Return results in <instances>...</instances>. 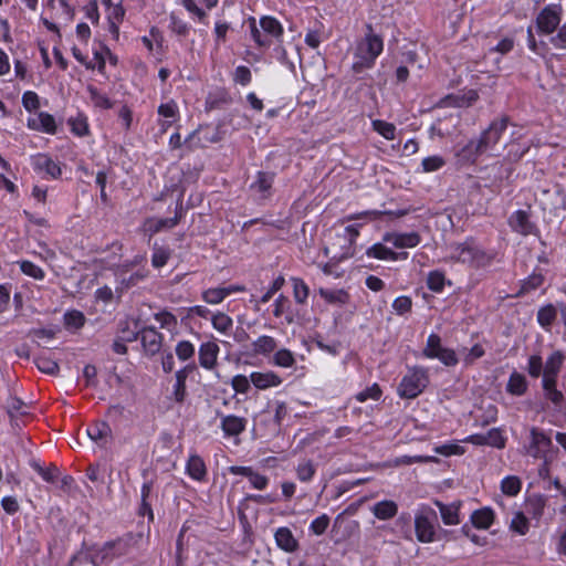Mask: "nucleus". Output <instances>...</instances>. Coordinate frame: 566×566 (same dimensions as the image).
I'll use <instances>...</instances> for the list:
<instances>
[{"mask_svg":"<svg viewBox=\"0 0 566 566\" xmlns=\"http://www.w3.org/2000/svg\"><path fill=\"white\" fill-rule=\"evenodd\" d=\"M434 505L439 509L441 518L446 525H457L460 523L459 520V510L460 502H454L451 504H443L439 500H434Z\"/></svg>","mask_w":566,"mask_h":566,"instance_id":"6ab92c4d","label":"nucleus"},{"mask_svg":"<svg viewBox=\"0 0 566 566\" xmlns=\"http://www.w3.org/2000/svg\"><path fill=\"white\" fill-rule=\"evenodd\" d=\"M544 282V276L539 273H533L530 275L522 284L520 293H527L530 291L536 290Z\"/></svg>","mask_w":566,"mask_h":566,"instance_id":"603ef678","label":"nucleus"},{"mask_svg":"<svg viewBox=\"0 0 566 566\" xmlns=\"http://www.w3.org/2000/svg\"><path fill=\"white\" fill-rule=\"evenodd\" d=\"M176 355L182 360L187 361L195 355V346L188 340H181L176 346Z\"/></svg>","mask_w":566,"mask_h":566,"instance_id":"09e8293b","label":"nucleus"},{"mask_svg":"<svg viewBox=\"0 0 566 566\" xmlns=\"http://www.w3.org/2000/svg\"><path fill=\"white\" fill-rule=\"evenodd\" d=\"M479 98L476 91L470 90L463 94L449 95L446 98V105L454 107H469Z\"/></svg>","mask_w":566,"mask_h":566,"instance_id":"393cba45","label":"nucleus"},{"mask_svg":"<svg viewBox=\"0 0 566 566\" xmlns=\"http://www.w3.org/2000/svg\"><path fill=\"white\" fill-rule=\"evenodd\" d=\"M247 419L238 416H224L221 420V429L226 436H239L245 430Z\"/></svg>","mask_w":566,"mask_h":566,"instance_id":"aec40b11","label":"nucleus"},{"mask_svg":"<svg viewBox=\"0 0 566 566\" xmlns=\"http://www.w3.org/2000/svg\"><path fill=\"white\" fill-rule=\"evenodd\" d=\"M158 114L164 118H170L175 120L178 117V106L176 102L170 101L168 103L161 104L158 107Z\"/></svg>","mask_w":566,"mask_h":566,"instance_id":"680f3d73","label":"nucleus"},{"mask_svg":"<svg viewBox=\"0 0 566 566\" xmlns=\"http://www.w3.org/2000/svg\"><path fill=\"white\" fill-rule=\"evenodd\" d=\"M531 441L533 442V444L539 447L545 452H547L552 446L551 438L536 428H532L531 430Z\"/></svg>","mask_w":566,"mask_h":566,"instance_id":"a18cd8bd","label":"nucleus"},{"mask_svg":"<svg viewBox=\"0 0 566 566\" xmlns=\"http://www.w3.org/2000/svg\"><path fill=\"white\" fill-rule=\"evenodd\" d=\"M422 354L427 358H438L443 365L448 367L455 366L459 361L453 349L442 346L441 338L438 334L429 335Z\"/></svg>","mask_w":566,"mask_h":566,"instance_id":"0eeeda50","label":"nucleus"},{"mask_svg":"<svg viewBox=\"0 0 566 566\" xmlns=\"http://www.w3.org/2000/svg\"><path fill=\"white\" fill-rule=\"evenodd\" d=\"M274 537L277 546L287 553H293L298 547L297 541L295 539L291 530L287 527L277 528Z\"/></svg>","mask_w":566,"mask_h":566,"instance_id":"412c9836","label":"nucleus"},{"mask_svg":"<svg viewBox=\"0 0 566 566\" xmlns=\"http://www.w3.org/2000/svg\"><path fill=\"white\" fill-rule=\"evenodd\" d=\"M384 241L391 243L395 248H413L420 243V235L417 232L409 233H387Z\"/></svg>","mask_w":566,"mask_h":566,"instance_id":"4468645a","label":"nucleus"},{"mask_svg":"<svg viewBox=\"0 0 566 566\" xmlns=\"http://www.w3.org/2000/svg\"><path fill=\"white\" fill-rule=\"evenodd\" d=\"M250 380L258 389L262 390L270 387H276L282 384V378L274 371H254L250 375Z\"/></svg>","mask_w":566,"mask_h":566,"instance_id":"f3484780","label":"nucleus"},{"mask_svg":"<svg viewBox=\"0 0 566 566\" xmlns=\"http://www.w3.org/2000/svg\"><path fill=\"white\" fill-rule=\"evenodd\" d=\"M564 359L565 356L560 352H554L545 363L542 381L556 380L563 366Z\"/></svg>","mask_w":566,"mask_h":566,"instance_id":"2eb2a0df","label":"nucleus"},{"mask_svg":"<svg viewBox=\"0 0 566 566\" xmlns=\"http://www.w3.org/2000/svg\"><path fill=\"white\" fill-rule=\"evenodd\" d=\"M382 51V40L374 34L368 33L358 44L355 52L356 61L353 64V70L360 73L366 69H370L377 56Z\"/></svg>","mask_w":566,"mask_h":566,"instance_id":"7ed1b4c3","label":"nucleus"},{"mask_svg":"<svg viewBox=\"0 0 566 566\" xmlns=\"http://www.w3.org/2000/svg\"><path fill=\"white\" fill-rule=\"evenodd\" d=\"M274 180V174L272 172H258L255 181L251 185V188L265 196L272 187Z\"/></svg>","mask_w":566,"mask_h":566,"instance_id":"2f4dec72","label":"nucleus"},{"mask_svg":"<svg viewBox=\"0 0 566 566\" xmlns=\"http://www.w3.org/2000/svg\"><path fill=\"white\" fill-rule=\"evenodd\" d=\"M270 363H272L279 367L290 368L295 365L296 360L291 350H289L286 348H282V349L276 350L273 354Z\"/></svg>","mask_w":566,"mask_h":566,"instance_id":"7c9ffc66","label":"nucleus"},{"mask_svg":"<svg viewBox=\"0 0 566 566\" xmlns=\"http://www.w3.org/2000/svg\"><path fill=\"white\" fill-rule=\"evenodd\" d=\"M260 25L263 31L272 36L279 38L283 33V28L280 22L272 17H263L260 20Z\"/></svg>","mask_w":566,"mask_h":566,"instance_id":"c9c22d12","label":"nucleus"},{"mask_svg":"<svg viewBox=\"0 0 566 566\" xmlns=\"http://www.w3.org/2000/svg\"><path fill=\"white\" fill-rule=\"evenodd\" d=\"M294 300L298 304H304L308 297L310 289L307 284L300 277H292Z\"/></svg>","mask_w":566,"mask_h":566,"instance_id":"f704fd0d","label":"nucleus"},{"mask_svg":"<svg viewBox=\"0 0 566 566\" xmlns=\"http://www.w3.org/2000/svg\"><path fill=\"white\" fill-rule=\"evenodd\" d=\"M485 444L495 447V448H504L505 439L503 438L501 431L499 429H491L488 433H485Z\"/></svg>","mask_w":566,"mask_h":566,"instance_id":"13d9d810","label":"nucleus"},{"mask_svg":"<svg viewBox=\"0 0 566 566\" xmlns=\"http://www.w3.org/2000/svg\"><path fill=\"white\" fill-rule=\"evenodd\" d=\"M187 472L192 479L202 481L207 474L203 460L199 455H191L187 463Z\"/></svg>","mask_w":566,"mask_h":566,"instance_id":"cd10ccee","label":"nucleus"},{"mask_svg":"<svg viewBox=\"0 0 566 566\" xmlns=\"http://www.w3.org/2000/svg\"><path fill=\"white\" fill-rule=\"evenodd\" d=\"M135 544V536L132 533L114 541L106 542L101 549L103 558H115L127 555Z\"/></svg>","mask_w":566,"mask_h":566,"instance_id":"6e6552de","label":"nucleus"},{"mask_svg":"<svg viewBox=\"0 0 566 566\" xmlns=\"http://www.w3.org/2000/svg\"><path fill=\"white\" fill-rule=\"evenodd\" d=\"M373 128L386 139H395L396 127L394 124L380 119H375L373 120Z\"/></svg>","mask_w":566,"mask_h":566,"instance_id":"a19ab883","label":"nucleus"},{"mask_svg":"<svg viewBox=\"0 0 566 566\" xmlns=\"http://www.w3.org/2000/svg\"><path fill=\"white\" fill-rule=\"evenodd\" d=\"M296 473L302 482H308L315 474V467L311 461L301 462L296 468Z\"/></svg>","mask_w":566,"mask_h":566,"instance_id":"3c124183","label":"nucleus"},{"mask_svg":"<svg viewBox=\"0 0 566 566\" xmlns=\"http://www.w3.org/2000/svg\"><path fill=\"white\" fill-rule=\"evenodd\" d=\"M428 382L429 377L427 370L415 367L402 377L398 387V394L401 398L413 399L424 390Z\"/></svg>","mask_w":566,"mask_h":566,"instance_id":"20e7f679","label":"nucleus"},{"mask_svg":"<svg viewBox=\"0 0 566 566\" xmlns=\"http://www.w3.org/2000/svg\"><path fill=\"white\" fill-rule=\"evenodd\" d=\"M20 264V269L21 271L30 276V277H33L35 280H43L44 279V271L35 265L34 263L30 262V261H21L19 262Z\"/></svg>","mask_w":566,"mask_h":566,"instance_id":"49530a36","label":"nucleus"},{"mask_svg":"<svg viewBox=\"0 0 566 566\" xmlns=\"http://www.w3.org/2000/svg\"><path fill=\"white\" fill-rule=\"evenodd\" d=\"M543 360L538 355H533L528 359L527 371L533 378H538L543 374Z\"/></svg>","mask_w":566,"mask_h":566,"instance_id":"bf43d9fd","label":"nucleus"},{"mask_svg":"<svg viewBox=\"0 0 566 566\" xmlns=\"http://www.w3.org/2000/svg\"><path fill=\"white\" fill-rule=\"evenodd\" d=\"M276 347V340L268 335H262L252 343V350L255 355L268 356L272 354Z\"/></svg>","mask_w":566,"mask_h":566,"instance_id":"a878e982","label":"nucleus"},{"mask_svg":"<svg viewBox=\"0 0 566 566\" xmlns=\"http://www.w3.org/2000/svg\"><path fill=\"white\" fill-rule=\"evenodd\" d=\"M69 125L74 134L77 136H84L88 132V125L85 117L77 116L69 119Z\"/></svg>","mask_w":566,"mask_h":566,"instance_id":"4d7b16f0","label":"nucleus"},{"mask_svg":"<svg viewBox=\"0 0 566 566\" xmlns=\"http://www.w3.org/2000/svg\"><path fill=\"white\" fill-rule=\"evenodd\" d=\"M179 218H180V216H178V213H176V216L174 218L154 220V221H151L153 224H151L150 229L154 232H159L166 228L171 229L178 223Z\"/></svg>","mask_w":566,"mask_h":566,"instance_id":"052dcab7","label":"nucleus"},{"mask_svg":"<svg viewBox=\"0 0 566 566\" xmlns=\"http://www.w3.org/2000/svg\"><path fill=\"white\" fill-rule=\"evenodd\" d=\"M411 306L412 301L409 296H399L392 303V308L399 315L410 312Z\"/></svg>","mask_w":566,"mask_h":566,"instance_id":"338daca9","label":"nucleus"},{"mask_svg":"<svg viewBox=\"0 0 566 566\" xmlns=\"http://www.w3.org/2000/svg\"><path fill=\"white\" fill-rule=\"evenodd\" d=\"M219 346L214 342L203 343L199 348V363L206 369H212L217 364Z\"/></svg>","mask_w":566,"mask_h":566,"instance_id":"dca6fc26","label":"nucleus"},{"mask_svg":"<svg viewBox=\"0 0 566 566\" xmlns=\"http://www.w3.org/2000/svg\"><path fill=\"white\" fill-rule=\"evenodd\" d=\"M319 295L329 303H339L345 304L348 301V294L344 290H336V291H329V290H319Z\"/></svg>","mask_w":566,"mask_h":566,"instance_id":"79ce46f5","label":"nucleus"},{"mask_svg":"<svg viewBox=\"0 0 566 566\" xmlns=\"http://www.w3.org/2000/svg\"><path fill=\"white\" fill-rule=\"evenodd\" d=\"M542 387L545 397L551 400L555 406H560L564 401V395L556 388V380L542 381Z\"/></svg>","mask_w":566,"mask_h":566,"instance_id":"473e14b6","label":"nucleus"},{"mask_svg":"<svg viewBox=\"0 0 566 566\" xmlns=\"http://www.w3.org/2000/svg\"><path fill=\"white\" fill-rule=\"evenodd\" d=\"M546 499L541 494L531 495L525 503L526 512L534 518H539L545 510Z\"/></svg>","mask_w":566,"mask_h":566,"instance_id":"bb28decb","label":"nucleus"},{"mask_svg":"<svg viewBox=\"0 0 566 566\" xmlns=\"http://www.w3.org/2000/svg\"><path fill=\"white\" fill-rule=\"evenodd\" d=\"M510 226L522 235H528L535 232L536 227L530 220V216L526 211L517 210L510 217Z\"/></svg>","mask_w":566,"mask_h":566,"instance_id":"f8f14e48","label":"nucleus"},{"mask_svg":"<svg viewBox=\"0 0 566 566\" xmlns=\"http://www.w3.org/2000/svg\"><path fill=\"white\" fill-rule=\"evenodd\" d=\"M213 327L222 333L229 331L232 326V318L224 313H217L211 318Z\"/></svg>","mask_w":566,"mask_h":566,"instance_id":"de8ad7c7","label":"nucleus"},{"mask_svg":"<svg viewBox=\"0 0 566 566\" xmlns=\"http://www.w3.org/2000/svg\"><path fill=\"white\" fill-rule=\"evenodd\" d=\"M163 335L154 327H146L140 332V340L145 352L154 356L157 354L163 345Z\"/></svg>","mask_w":566,"mask_h":566,"instance_id":"9d476101","label":"nucleus"},{"mask_svg":"<svg viewBox=\"0 0 566 566\" xmlns=\"http://www.w3.org/2000/svg\"><path fill=\"white\" fill-rule=\"evenodd\" d=\"M510 527L520 535H524L528 531V520L523 513L517 512L512 518Z\"/></svg>","mask_w":566,"mask_h":566,"instance_id":"8fccbe9b","label":"nucleus"},{"mask_svg":"<svg viewBox=\"0 0 566 566\" xmlns=\"http://www.w3.org/2000/svg\"><path fill=\"white\" fill-rule=\"evenodd\" d=\"M449 258L473 266H482L489 262L486 254L472 242L451 245Z\"/></svg>","mask_w":566,"mask_h":566,"instance_id":"423d86ee","label":"nucleus"},{"mask_svg":"<svg viewBox=\"0 0 566 566\" xmlns=\"http://www.w3.org/2000/svg\"><path fill=\"white\" fill-rule=\"evenodd\" d=\"M506 389L510 394L522 396L527 389V381L524 375L513 373L509 379Z\"/></svg>","mask_w":566,"mask_h":566,"instance_id":"c756f323","label":"nucleus"},{"mask_svg":"<svg viewBox=\"0 0 566 566\" xmlns=\"http://www.w3.org/2000/svg\"><path fill=\"white\" fill-rule=\"evenodd\" d=\"M33 168L39 172H45L52 178H59L61 176L60 166L45 154H38L32 158Z\"/></svg>","mask_w":566,"mask_h":566,"instance_id":"ddd939ff","label":"nucleus"},{"mask_svg":"<svg viewBox=\"0 0 566 566\" xmlns=\"http://www.w3.org/2000/svg\"><path fill=\"white\" fill-rule=\"evenodd\" d=\"M33 469L42 476V479L46 482L53 483L57 478L59 470L56 467L52 465L48 469H44L39 463H32Z\"/></svg>","mask_w":566,"mask_h":566,"instance_id":"5fc2aeb1","label":"nucleus"},{"mask_svg":"<svg viewBox=\"0 0 566 566\" xmlns=\"http://www.w3.org/2000/svg\"><path fill=\"white\" fill-rule=\"evenodd\" d=\"M522 488L521 480L515 475L506 476L501 483V490L509 496H515L518 494Z\"/></svg>","mask_w":566,"mask_h":566,"instance_id":"e433bc0d","label":"nucleus"},{"mask_svg":"<svg viewBox=\"0 0 566 566\" xmlns=\"http://www.w3.org/2000/svg\"><path fill=\"white\" fill-rule=\"evenodd\" d=\"M28 126L35 130H41L46 134L56 133V124L54 117L45 112H40L35 118H30Z\"/></svg>","mask_w":566,"mask_h":566,"instance_id":"a211bd4d","label":"nucleus"},{"mask_svg":"<svg viewBox=\"0 0 566 566\" xmlns=\"http://www.w3.org/2000/svg\"><path fill=\"white\" fill-rule=\"evenodd\" d=\"M509 117L502 116L494 119L490 126L482 132L479 139L470 140L461 150L464 158L475 160V158L486 151L494 150L500 143L503 133L506 130Z\"/></svg>","mask_w":566,"mask_h":566,"instance_id":"f257e3e1","label":"nucleus"},{"mask_svg":"<svg viewBox=\"0 0 566 566\" xmlns=\"http://www.w3.org/2000/svg\"><path fill=\"white\" fill-rule=\"evenodd\" d=\"M227 296H229V291H224L223 287H214L203 291L202 298L208 304H219Z\"/></svg>","mask_w":566,"mask_h":566,"instance_id":"4c0bfd02","label":"nucleus"},{"mask_svg":"<svg viewBox=\"0 0 566 566\" xmlns=\"http://www.w3.org/2000/svg\"><path fill=\"white\" fill-rule=\"evenodd\" d=\"M34 363L39 370L49 375H57L60 370L59 364L45 355H39L35 357Z\"/></svg>","mask_w":566,"mask_h":566,"instance_id":"72a5a7b5","label":"nucleus"},{"mask_svg":"<svg viewBox=\"0 0 566 566\" xmlns=\"http://www.w3.org/2000/svg\"><path fill=\"white\" fill-rule=\"evenodd\" d=\"M494 514L491 509L476 510L471 515L472 524L478 528L486 530L493 523Z\"/></svg>","mask_w":566,"mask_h":566,"instance_id":"c85d7f7f","label":"nucleus"},{"mask_svg":"<svg viewBox=\"0 0 566 566\" xmlns=\"http://www.w3.org/2000/svg\"><path fill=\"white\" fill-rule=\"evenodd\" d=\"M437 513L430 506H421L415 517L417 539L421 543H432L437 539Z\"/></svg>","mask_w":566,"mask_h":566,"instance_id":"39448f33","label":"nucleus"},{"mask_svg":"<svg viewBox=\"0 0 566 566\" xmlns=\"http://www.w3.org/2000/svg\"><path fill=\"white\" fill-rule=\"evenodd\" d=\"M250 381L247 376L237 375L232 378L231 385L237 392L247 394L250 389Z\"/></svg>","mask_w":566,"mask_h":566,"instance_id":"774afa93","label":"nucleus"},{"mask_svg":"<svg viewBox=\"0 0 566 566\" xmlns=\"http://www.w3.org/2000/svg\"><path fill=\"white\" fill-rule=\"evenodd\" d=\"M197 370L196 364L192 361L186 365L184 368L176 373V384L174 387V398L177 402H184L187 391H186V380L187 378Z\"/></svg>","mask_w":566,"mask_h":566,"instance_id":"9b49d317","label":"nucleus"},{"mask_svg":"<svg viewBox=\"0 0 566 566\" xmlns=\"http://www.w3.org/2000/svg\"><path fill=\"white\" fill-rule=\"evenodd\" d=\"M328 525H329V517L326 514H323V515L318 516L317 518H315L311 523L310 530L315 535H322V534L325 533V531L327 530Z\"/></svg>","mask_w":566,"mask_h":566,"instance_id":"e2e57ef3","label":"nucleus"},{"mask_svg":"<svg viewBox=\"0 0 566 566\" xmlns=\"http://www.w3.org/2000/svg\"><path fill=\"white\" fill-rule=\"evenodd\" d=\"M90 98L96 107L108 109L113 107V103L109 98L101 93L97 88L88 86Z\"/></svg>","mask_w":566,"mask_h":566,"instance_id":"37998d69","label":"nucleus"},{"mask_svg":"<svg viewBox=\"0 0 566 566\" xmlns=\"http://www.w3.org/2000/svg\"><path fill=\"white\" fill-rule=\"evenodd\" d=\"M123 268L127 269L126 265H124ZM126 272H127V270L120 271V276H122L120 284L125 289H129L132 286L137 285L140 281H143L147 276V272L143 271V270H138L135 273L130 274L129 276L125 275Z\"/></svg>","mask_w":566,"mask_h":566,"instance_id":"58836bf2","label":"nucleus"},{"mask_svg":"<svg viewBox=\"0 0 566 566\" xmlns=\"http://www.w3.org/2000/svg\"><path fill=\"white\" fill-rule=\"evenodd\" d=\"M367 255L371 258H376L379 260H402L407 259V252H394L389 248L382 245L381 243L374 244L367 250Z\"/></svg>","mask_w":566,"mask_h":566,"instance_id":"b1692460","label":"nucleus"},{"mask_svg":"<svg viewBox=\"0 0 566 566\" xmlns=\"http://www.w3.org/2000/svg\"><path fill=\"white\" fill-rule=\"evenodd\" d=\"M22 104L28 112L38 109L40 107L38 94L32 91L25 92L22 96Z\"/></svg>","mask_w":566,"mask_h":566,"instance_id":"0e129e2a","label":"nucleus"},{"mask_svg":"<svg viewBox=\"0 0 566 566\" xmlns=\"http://www.w3.org/2000/svg\"><path fill=\"white\" fill-rule=\"evenodd\" d=\"M381 396V389L377 384H374L371 387L364 389L363 391L356 395V399L359 402H365L368 399L378 400Z\"/></svg>","mask_w":566,"mask_h":566,"instance_id":"864d4df0","label":"nucleus"},{"mask_svg":"<svg viewBox=\"0 0 566 566\" xmlns=\"http://www.w3.org/2000/svg\"><path fill=\"white\" fill-rule=\"evenodd\" d=\"M155 319L160 324L161 328H171L177 325L176 316L166 311L156 313Z\"/></svg>","mask_w":566,"mask_h":566,"instance_id":"69168bd1","label":"nucleus"},{"mask_svg":"<svg viewBox=\"0 0 566 566\" xmlns=\"http://www.w3.org/2000/svg\"><path fill=\"white\" fill-rule=\"evenodd\" d=\"M359 235L356 226H347L335 231L333 242L325 248V254H332V259L342 261L350 258L355 253V241Z\"/></svg>","mask_w":566,"mask_h":566,"instance_id":"f03ea898","label":"nucleus"},{"mask_svg":"<svg viewBox=\"0 0 566 566\" xmlns=\"http://www.w3.org/2000/svg\"><path fill=\"white\" fill-rule=\"evenodd\" d=\"M370 511L378 520L387 521L397 515L398 505L391 500H385L374 504Z\"/></svg>","mask_w":566,"mask_h":566,"instance_id":"5701e85b","label":"nucleus"},{"mask_svg":"<svg viewBox=\"0 0 566 566\" xmlns=\"http://www.w3.org/2000/svg\"><path fill=\"white\" fill-rule=\"evenodd\" d=\"M111 428L104 421H97L87 428L88 437L99 446H105L111 437Z\"/></svg>","mask_w":566,"mask_h":566,"instance_id":"4be33fe9","label":"nucleus"},{"mask_svg":"<svg viewBox=\"0 0 566 566\" xmlns=\"http://www.w3.org/2000/svg\"><path fill=\"white\" fill-rule=\"evenodd\" d=\"M446 277L440 271H432L428 274L427 285L433 292H441L444 287Z\"/></svg>","mask_w":566,"mask_h":566,"instance_id":"c03bdc74","label":"nucleus"},{"mask_svg":"<svg viewBox=\"0 0 566 566\" xmlns=\"http://www.w3.org/2000/svg\"><path fill=\"white\" fill-rule=\"evenodd\" d=\"M560 11L559 6L544 8L536 19L538 30L546 34L553 33L560 22Z\"/></svg>","mask_w":566,"mask_h":566,"instance_id":"1a4fd4ad","label":"nucleus"},{"mask_svg":"<svg viewBox=\"0 0 566 566\" xmlns=\"http://www.w3.org/2000/svg\"><path fill=\"white\" fill-rule=\"evenodd\" d=\"M556 308L549 304L542 307L537 313V321L541 326L548 328L556 318Z\"/></svg>","mask_w":566,"mask_h":566,"instance_id":"ea45409f","label":"nucleus"},{"mask_svg":"<svg viewBox=\"0 0 566 566\" xmlns=\"http://www.w3.org/2000/svg\"><path fill=\"white\" fill-rule=\"evenodd\" d=\"M510 149L506 155V160L510 163L518 161L528 150V146H521L520 144L511 143Z\"/></svg>","mask_w":566,"mask_h":566,"instance_id":"6e6d98bb","label":"nucleus"}]
</instances>
